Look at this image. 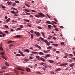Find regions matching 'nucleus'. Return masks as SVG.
Wrapping results in <instances>:
<instances>
[{"label":"nucleus","instance_id":"nucleus-1","mask_svg":"<svg viewBox=\"0 0 75 75\" xmlns=\"http://www.w3.org/2000/svg\"><path fill=\"white\" fill-rule=\"evenodd\" d=\"M39 14H40L39 15V17H45V16H46L44 14L42 13H38Z\"/></svg>","mask_w":75,"mask_h":75},{"label":"nucleus","instance_id":"nucleus-2","mask_svg":"<svg viewBox=\"0 0 75 75\" xmlns=\"http://www.w3.org/2000/svg\"><path fill=\"white\" fill-rule=\"evenodd\" d=\"M15 69H17V70H21V71H24L22 69H21V67H16V68Z\"/></svg>","mask_w":75,"mask_h":75},{"label":"nucleus","instance_id":"nucleus-3","mask_svg":"<svg viewBox=\"0 0 75 75\" xmlns=\"http://www.w3.org/2000/svg\"><path fill=\"white\" fill-rule=\"evenodd\" d=\"M21 37V36L20 35H16L14 36V38H20Z\"/></svg>","mask_w":75,"mask_h":75},{"label":"nucleus","instance_id":"nucleus-4","mask_svg":"<svg viewBox=\"0 0 75 75\" xmlns=\"http://www.w3.org/2000/svg\"><path fill=\"white\" fill-rule=\"evenodd\" d=\"M23 51L25 52H30V51L28 49L24 50Z\"/></svg>","mask_w":75,"mask_h":75},{"label":"nucleus","instance_id":"nucleus-5","mask_svg":"<svg viewBox=\"0 0 75 75\" xmlns=\"http://www.w3.org/2000/svg\"><path fill=\"white\" fill-rule=\"evenodd\" d=\"M39 60H42V61L43 62H45V60L44 59V58H42V57H41L40 58Z\"/></svg>","mask_w":75,"mask_h":75},{"label":"nucleus","instance_id":"nucleus-6","mask_svg":"<svg viewBox=\"0 0 75 75\" xmlns=\"http://www.w3.org/2000/svg\"><path fill=\"white\" fill-rule=\"evenodd\" d=\"M47 27H48V28L51 30V27H52V26L51 25H48Z\"/></svg>","mask_w":75,"mask_h":75},{"label":"nucleus","instance_id":"nucleus-7","mask_svg":"<svg viewBox=\"0 0 75 75\" xmlns=\"http://www.w3.org/2000/svg\"><path fill=\"white\" fill-rule=\"evenodd\" d=\"M35 45L37 47H38L39 49L41 50V47L40 46H38V45Z\"/></svg>","mask_w":75,"mask_h":75},{"label":"nucleus","instance_id":"nucleus-8","mask_svg":"<svg viewBox=\"0 0 75 75\" xmlns=\"http://www.w3.org/2000/svg\"><path fill=\"white\" fill-rule=\"evenodd\" d=\"M74 65L75 63H73L70 65V67H74Z\"/></svg>","mask_w":75,"mask_h":75},{"label":"nucleus","instance_id":"nucleus-9","mask_svg":"<svg viewBox=\"0 0 75 75\" xmlns=\"http://www.w3.org/2000/svg\"><path fill=\"white\" fill-rule=\"evenodd\" d=\"M38 54L39 55H44V54L41 52H40Z\"/></svg>","mask_w":75,"mask_h":75},{"label":"nucleus","instance_id":"nucleus-10","mask_svg":"<svg viewBox=\"0 0 75 75\" xmlns=\"http://www.w3.org/2000/svg\"><path fill=\"white\" fill-rule=\"evenodd\" d=\"M52 45H54V46H55V47H57L58 46V44H55L52 43Z\"/></svg>","mask_w":75,"mask_h":75},{"label":"nucleus","instance_id":"nucleus-11","mask_svg":"<svg viewBox=\"0 0 75 75\" xmlns=\"http://www.w3.org/2000/svg\"><path fill=\"white\" fill-rule=\"evenodd\" d=\"M50 57V54H47L45 58L46 59L47 58H48V57Z\"/></svg>","mask_w":75,"mask_h":75},{"label":"nucleus","instance_id":"nucleus-12","mask_svg":"<svg viewBox=\"0 0 75 75\" xmlns=\"http://www.w3.org/2000/svg\"><path fill=\"white\" fill-rule=\"evenodd\" d=\"M47 24H51V23L50 21H47L46 22Z\"/></svg>","mask_w":75,"mask_h":75},{"label":"nucleus","instance_id":"nucleus-13","mask_svg":"<svg viewBox=\"0 0 75 75\" xmlns=\"http://www.w3.org/2000/svg\"><path fill=\"white\" fill-rule=\"evenodd\" d=\"M26 71L27 72H30L31 71L30 70V69L28 68H26Z\"/></svg>","mask_w":75,"mask_h":75},{"label":"nucleus","instance_id":"nucleus-14","mask_svg":"<svg viewBox=\"0 0 75 75\" xmlns=\"http://www.w3.org/2000/svg\"><path fill=\"white\" fill-rule=\"evenodd\" d=\"M49 62H50V63H54V61H52V60H49L48 61Z\"/></svg>","mask_w":75,"mask_h":75},{"label":"nucleus","instance_id":"nucleus-15","mask_svg":"<svg viewBox=\"0 0 75 75\" xmlns=\"http://www.w3.org/2000/svg\"><path fill=\"white\" fill-rule=\"evenodd\" d=\"M7 3L8 5H9V6H10V5H11V3L10 1L7 2Z\"/></svg>","mask_w":75,"mask_h":75},{"label":"nucleus","instance_id":"nucleus-16","mask_svg":"<svg viewBox=\"0 0 75 75\" xmlns=\"http://www.w3.org/2000/svg\"><path fill=\"white\" fill-rule=\"evenodd\" d=\"M2 58L3 59H5L6 61H7V59H6V57H5L3 55L2 56Z\"/></svg>","mask_w":75,"mask_h":75},{"label":"nucleus","instance_id":"nucleus-17","mask_svg":"<svg viewBox=\"0 0 75 75\" xmlns=\"http://www.w3.org/2000/svg\"><path fill=\"white\" fill-rule=\"evenodd\" d=\"M6 68H7V67L6 66H4L1 68L2 69H6Z\"/></svg>","mask_w":75,"mask_h":75},{"label":"nucleus","instance_id":"nucleus-18","mask_svg":"<svg viewBox=\"0 0 75 75\" xmlns=\"http://www.w3.org/2000/svg\"><path fill=\"white\" fill-rule=\"evenodd\" d=\"M32 53L34 54H38V52H32Z\"/></svg>","mask_w":75,"mask_h":75},{"label":"nucleus","instance_id":"nucleus-19","mask_svg":"<svg viewBox=\"0 0 75 75\" xmlns=\"http://www.w3.org/2000/svg\"><path fill=\"white\" fill-rule=\"evenodd\" d=\"M5 65L7 67H9V65H8V63H7V62H5Z\"/></svg>","mask_w":75,"mask_h":75},{"label":"nucleus","instance_id":"nucleus-20","mask_svg":"<svg viewBox=\"0 0 75 75\" xmlns=\"http://www.w3.org/2000/svg\"><path fill=\"white\" fill-rule=\"evenodd\" d=\"M10 20V18H9L6 21L7 22H8Z\"/></svg>","mask_w":75,"mask_h":75},{"label":"nucleus","instance_id":"nucleus-21","mask_svg":"<svg viewBox=\"0 0 75 75\" xmlns=\"http://www.w3.org/2000/svg\"><path fill=\"white\" fill-rule=\"evenodd\" d=\"M16 55L17 57H21V55L19 54H16Z\"/></svg>","mask_w":75,"mask_h":75},{"label":"nucleus","instance_id":"nucleus-22","mask_svg":"<svg viewBox=\"0 0 75 75\" xmlns=\"http://www.w3.org/2000/svg\"><path fill=\"white\" fill-rule=\"evenodd\" d=\"M41 20H40L39 21H36L35 23H41Z\"/></svg>","mask_w":75,"mask_h":75},{"label":"nucleus","instance_id":"nucleus-23","mask_svg":"<svg viewBox=\"0 0 75 75\" xmlns=\"http://www.w3.org/2000/svg\"><path fill=\"white\" fill-rule=\"evenodd\" d=\"M25 5H26V6H27V7H30V5H28V4H27V3H25Z\"/></svg>","mask_w":75,"mask_h":75},{"label":"nucleus","instance_id":"nucleus-24","mask_svg":"<svg viewBox=\"0 0 75 75\" xmlns=\"http://www.w3.org/2000/svg\"><path fill=\"white\" fill-rule=\"evenodd\" d=\"M24 21H26L27 22H30V21L27 19H24Z\"/></svg>","mask_w":75,"mask_h":75},{"label":"nucleus","instance_id":"nucleus-25","mask_svg":"<svg viewBox=\"0 0 75 75\" xmlns=\"http://www.w3.org/2000/svg\"><path fill=\"white\" fill-rule=\"evenodd\" d=\"M36 35L38 37H40V34H39V33L38 32L37 33Z\"/></svg>","mask_w":75,"mask_h":75},{"label":"nucleus","instance_id":"nucleus-26","mask_svg":"<svg viewBox=\"0 0 75 75\" xmlns=\"http://www.w3.org/2000/svg\"><path fill=\"white\" fill-rule=\"evenodd\" d=\"M51 47L50 46H49L47 47V49H48V50H50V49H51Z\"/></svg>","mask_w":75,"mask_h":75},{"label":"nucleus","instance_id":"nucleus-27","mask_svg":"<svg viewBox=\"0 0 75 75\" xmlns=\"http://www.w3.org/2000/svg\"><path fill=\"white\" fill-rule=\"evenodd\" d=\"M25 11H27V12H30V11L27 9H25Z\"/></svg>","mask_w":75,"mask_h":75},{"label":"nucleus","instance_id":"nucleus-28","mask_svg":"<svg viewBox=\"0 0 75 75\" xmlns=\"http://www.w3.org/2000/svg\"><path fill=\"white\" fill-rule=\"evenodd\" d=\"M44 42H45V43H47V42H48V41H47V40H44Z\"/></svg>","mask_w":75,"mask_h":75},{"label":"nucleus","instance_id":"nucleus-29","mask_svg":"<svg viewBox=\"0 0 75 75\" xmlns=\"http://www.w3.org/2000/svg\"><path fill=\"white\" fill-rule=\"evenodd\" d=\"M25 13H26V14H27L26 15H27V16H29V15H30V13H28L27 12H25Z\"/></svg>","mask_w":75,"mask_h":75},{"label":"nucleus","instance_id":"nucleus-30","mask_svg":"<svg viewBox=\"0 0 75 75\" xmlns=\"http://www.w3.org/2000/svg\"><path fill=\"white\" fill-rule=\"evenodd\" d=\"M0 50L1 51L3 50V48L2 47H0Z\"/></svg>","mask_w":75,"mask_h":75},{"label":"nucleus","instance_id":"nucleus-31","mask_svg":"<svg viewBox=\"0 0 75 75\" xmlns=\"http://www.w3.org/2000/svg\"><path fill=\"white\" fill-rule=\"evenodd\" d=\"M18 51H19V52L20 54H23V52L21 51H20V50H19Z\"/></svg>","mask_w":75,"mask_h":75},{"label":"nucleus","instance_id":"nucleus-32","mask_svg":"<svg viewBox=\"0 0 75 75\" xmlns=\"http://www.w3.org/2000/svg\"><path fill=\"white\" fill-rule=\"evenodd\" d=\"M38 28L39 29H40V30H41L42 29V28L40 27V26H38Z\"/></svg>","mask_w":75,"mask_h":75},{"label":"nucleus","instance_id":"nucleus-33","mask_svg":"<svg viewBox=\"0 0 75 75\" xmlns=\"http://www.w3.org/2000/svg\"><path fill=\"white\" fill-rule=\"evenodd\" d=\"M11 9H12L13 10H17L16 9L14 8L13 7H12L11 8Z\"/></svg>","mask_w":75,"mask_h":75},{"label":"nucleus","instance_id":"nucleus-34","mask_svg":"<svg viewBox=\"0 0 75 75\" xmlns=\"http://www.w3.org/2000/svg\"><path fill=\"white\" fill-rule=\"evenodd\" d=\"M4 52H1L0 53L1 55H4Z\"/></svg>","mask_w":75,"mask_h":75},{"label":"nucleus","instance_id":"nucleus-35","mask_svg":"<svg viewBox=\"0 0 75 75\" xmlns=\"http://www.w3.org/2000/svg\"><path fill=\"white\" fill-rule=\"evenodd\" d=\"M15 3H18V4L20 2H19V1H15Z\"/></svg>","mask_w":75,"mask_h":75},{"label":"nucleus","instance_id":"nucleus-36","mask_svg":"<svg viewBox=\"0 0 75 75\" xmlns=\"http://www.w3.org/2000/svg\"><path fill=\"white\" fill-rule=\"evenodd\" d=\"M36 58L37 59H39L40 58V56H37L36 57Z\"/></svg>","mask_w":75,"mask_h":75},{"label":"nucleus","instance_id":"nucleus-37","mask_svg":"<svg viewBox=\"0 0 75 75\" xmlns=\"http://www.w3.org/2000/svg\"><path fill=\"white\" fill-rule=\"evenodd\" d=\"M60 67H63L64 66V63L60 65Z\"/></svg>","mask_w":75,"mask_h":75},{"label":"nucleus","instance_id":"nucleus-38","mask_svg":"<svg viewBox=\"0 0 75 75\" xmlns=\"http://www.w3.org/2000/svg\"><path fill=\"white\" fill-rule=\"evenodd\" d=\"M11 13H13V14H16V13L14 11H11Z\"/></svg>","mask_w":75,"mask_h":75},{"label":"nucleus","instance_id":"nucleus-39","mask_svg":"<svg viewBox=\"0 0 75 75\" xmlns=\"http://www.w3.org/2000/svg\"><path fill=\"white\" fill-rule=\"evenodd\" d=\"M39 39H41V40H42V41H43V40H44V38H41V37H40L39 38Z\"/></svg>","mask_w":75,"mask_h":75},{"label":"nucleus","instance_id":"nucleus-40","mask_svg":"<svg viewBox=\"0 0 75 75\" xmlns=\"http://www.w3.org/2000/svg\"><path fill=\"white\" fill-rule=\"evenodd\" d=\"M12 42V41H9L8 42V44H10V43H11Z\"/></svg>","mask_w":75,"mask_h":75},{"label":"nucleus","instance_id":"nucleus-41","mask_svg":"<svg viewBox=\"0 0 75 75\" xmlns=\"http://www.w3.org/2000/svg\"><path fill=\"white\" fill-rule=\"evenodd\" d=\"M24 61H25V62H27V61H28V59H25L24 60Z\"/></svg>","mask_w":75,"mask_h":75},{"label":"nucleus","instance_id":"nucleus-42","mask_svg":"<svg viewBox=\"0 0 75 75\" xmlns=\"http://www.w3.org/2000/svg\"><path fill=\"white\" fill-rule=\"evenodd\" d=\"M61 70V69H57L56 70V71L57 72H58V71H60Z\"/></svg>","mask_w":75,"mask_h":75},{"label":"nucleus","instance_id":"nucleus-43","mask_svg":"<svg viewBox=\"0 0 75 75\" xmlns=\"http://www.w3.org/2000/svg\"><path fill=\"white\" fill-rule=\"evenodd\" d=\"M47 45H48V46H49L50 45V43H49V42H47Z\"/></svg>","mask_w":75,"mask_h":75},{"label":"nucleus","instance_id":"nucleus-44","mask_svg":"<svg viewBox=\"0 0 75 75\" xmlns=\"http://www.w3.org/2000/svg\"><path fill=\"white\" fill-rule=\"evenodd\" d=\"M54 20L56 22H58V21L56 19H55V18H54Z\"/></svg>","mask_w":75,"mask_h":75},{"label":"nucleus","instance_id":"nucleus-45","mask_svg":"<svg viewBox=\"0 0 75 75\" xmlns=\"http://www.w3.org/2000/svg\"><path fill=\"white\" fill-rule=\"evenodd\" d=\"M61 45H64V42H62L60 43Z\"/></svg>","mask_w":75,"mask_h":75},{"label":"nucleus","instance_id":"nucleus-46","mask_svg":"<svg viewBox=\"0 0 75 75\" xmlns=\"http://www.w3.org/2000/svg\"><path fill=\"white\" fill-rule=\"evenodd\" d=\"M3 44H2V43H1L0 44V47H2V46H3Z\"/></svg>","mask_w":75,"mask_h":75},{"label":"nucleus","instance_id":"nucleus-47","mask_svg":"<svg viewBox=\"0 0 75 75\" xmlns=\"http://www.w3.org/2000/svg\"><path fill=\"white\" fill-rule=\"evenodd\" d=\"M69 68L67 67V68L65 69H64V71H67V70H68Z\"/></svg>","mask_w":75,"mask_h":75},{"label":"nucleus","instance_id":"nucleus-48","mask_svg":"<svg viewBox=\"0 0 75 75\" xmlns=\"http://www.w3.org/2000/svg\"><path fill=\"white\" fill-rule=\"evenodd\" d=\"M67 58V55H65L63 57V58Z\"/></svg>","mask_w":75,"mask_h":75},{"label":"nucleus","instance_id":"nucleus-49","mask_svg":"<svg viewBox=\"0 0 75 75\" xmlns=\"http://www.w3.org/2000/svg\"><path fill=\"white\" fill-rule=\"evenodd\" d=\"M44 64L43 66H47V64L46 63H44Z\"/></svg>","mask_w":75,"mask_h":75},{"label":"nucleus","instance_id":"nucleus-50","mask_svg":"<svg viewBox=\"0 0 75 75\" xmlns=\"http://www.w3.org/2000/svg\"><path fill=\"white\" fill-rule=\"evenodd\" d=\"M31 38H33V35L31 34Z\"/></svg>","mask_w":75,"mask_h":75},{"label":"nucleus","instance_id":"nucleus-51","mask_svg":"<svg viewBox=\"0 0 75 75\" xmlns=\"http://www.w3.org/2000/svg\"><path fill=\"white\" fill-rule=\"evenodd\" d=\"M35 17H37V18H39V15H35Z\"/></svg>","mask_w":75,"mask_h":75},{"label":"nucleus","instance_id":"nucleus-52","mask_svg":"<svg viewBox=\"0 0 75 75\" xmlns=\"http://www.w3.org/2000/svg\"><path fill=\"white\" fill-rule=\"evenodd\" d=\"M31 11H32V12H34L35 13L36 12V11L33 10H31Z\"/></svg>","mask_w":75,"mask_h":75},{"label":"nucleus","instance_id":"nucleus-53","mask_svg":"<svg viewBox=\"0 0 75 75\" xmlns=\"http://www.w3.org/2000/svg\"><path fill=\"white\" fill-rule=\"evenodd\" d=\"M55 30H56V31H58L59 30L58 28H55Z\"/></svg>","mask_w":75,"mask_h":75},{"label":"nucleus","instance_id":"nucleus-54","mask_svg":"<svg viewBox=\"0 0 75 75\" xmlns=\"http://www.w3.org/2000/svg\"><path fill=\"white\" fill-rule=\"evenodd\" d=\"M41 34L43 36V37H44V33H43L42 32L41 33Z\"/></svg>","mask_w":75,"mask_h":75},{"label":"nucleus","instance_id":"nucleus-55","mask_svg":"<svg viewBox=\"0 0 75 75\" xmlns=\"http://www.w3.org/2000/svg\"><path fill=\"white\" fill-rule=\"evenodd\" d=\"M69 56H71V57H73V54H69Z\"/></svg>","mask_w":75,"mask_h":75},{"label":"nucleus","instance_id":"nucleus-56","mask_svg":"<svg viewBox=\"0 0 75 75\" xmlns=\"http://www.w3.org/2000/svg\"><path fill=\"white\" fill-rule=\"evenodd\" d=\"M40 64L42 65H44V63L43 62H41V63H40Z\"/></svg>","mask_w":75,"mask_h":75},{"label":"nucleus","instance_id":"nucleus-57","mask_svg":"<svg viewBox=\"0 0 75 75\" xmlns=\"http://www.w3.org/2000/svg\"><path fill=\"white\" fill-rule=\"evenodd\" d=\"M2 8H3V9L6 8V7L5 6H2Z\"/></svg>","mask_w":75,"mask_h":75},{"label":"nucleus","instance_id":"nucleus-58","mask_svg":"<svg viewBox=\"0 0 75 75\" xmlns=\"http://www.w3.org/2000/svg\"><path fill=\"white\" fill-rule=\"evenodd\" d=\"M68 62H71L72 61V60L71 59H69L68 60Z\"/></svg>","mask_w":75,"mask_h":75},{"label":"nucleus","instance_id":"nucleus-59","mask_svg":"<svg viewBox=\"0 0 75 75\" xmlns=\"http://www.w3.org/2000/svg\"><path fill=\"white\" fill-rule=\"evenodd\" d=\"M66 65H67V63L64 64V66H65Z\"/></svg>","mask_w":75,"mask_h":75},{"label":"nucleus","instance_id":"nucleus-60","mask_svg":"<svg viewBox=\"0 0 75 75\" xmlns=\"http://www.w3.org/2000/svg\"><path fill=\"white\" fill-rule=\"evenodd\" d=\"M51 74H54V72L53 71H51Z\"/></svg>","mask_w":75,"mask_h":75},{"label":"nucleus","instance_id":"nucleus-61","mask_svg":"<svg viewBox=\"0 0 75 75\" xmlns=\"http://www.w3.org/2000/svg\"><path fill=\"white\" fill-rule=\"evenodd\" d=\"M43 52H45V53H47V52L45 50H44Z\"/></svg>","mask_w":75,"mask_h":75},{"label":"nucleus","instance_id":"nucleus-62","mask_svg":"<svg viewBox=\"0 0 75 75\" xmlns=\"http://www.w3.org/2000/svg\"><path fill=\"white\" fill-rule=\"evenodd\" d=\"M21 54L22 56H23V57H24L25 56V55H24V54H23V53H22Z\"/></svg>","mask_w":75,"mask_h":75},{"label":"nucleus","instance_id":"nucleus-63","mask_svg":"<svg viewBox=\"0 0 75 75\" xmlns=\"http://www.w3.org/2000/svg\"><path fill=\"white\" fill-rule=\"evenodd\" d=\"M47 67L48 68H51V67L50 65L47 66Z\"/></svg>","mask_w":75,"mask_h":75},{"label":"nucleus","instance_id":"nucleus-64","mask_svg":"<svg viewBox=\"0 0 75 75\" xmlns=\"http://www.w3.org/2000/svg\"><path fill=\"white\" fill-rule=\"evenodd\" d=\"M56 53L57 54H59V52L58 51H56Z\"/></svg>","mask_w":75,"mask_h":75}]
</instances>
